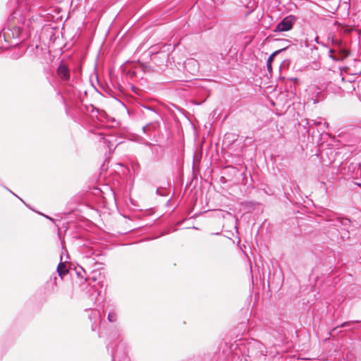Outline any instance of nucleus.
<instances>
[{"instance_id":"obj_26","label":"nucleus","mask_w":361,"mask_h":361,"mask_svg":"<svg viewBox=\"0 0 361 361\" xmlns=\"http://www.w3.org/2000/svg\"><path fill=\"white\" fill-rule=\"evenodd\" d=\"M147 145H152V144L150 142H147Z\"/></svg>"},{"instance_id":"obj_18","label":"nucleus","mask_w":361,"mask_h":361,"mask_svg":"<svg viewBox=\"0 0 361 361\" xmlns=\"http://www.w3.org/2000/svg\"><path fill=\"white\" fill-rule=\"evenodd\" d=\"M142 106L146 109H148L149 111H154V109L151 107V106H145V105H142Z\"/></svg>"},{"instance_id":"obj_27","label":"nucleus","mask_w":361,"mask_h":361,"mask_svg":"<svg viewBox=\"0 0 361 361\" xmlns=\"http://www.w3.org/2000/svg\"><path fill=\"white\" fill-rule=\"evenodd\" d=\"M20 200L23 202V204H25V202H24L22 199L20 198Z\"/></svg>"},{"instance_id":"obj_2","label":"nucleus","mask_w":361,"mask_h":361,"mask_svg":"<svg viewBox=\"0 0 361 361\" xmlns=\"http://www.w3.org/2000/svg\"><path fill=\"white\" fill-rule=\"evenodd\" d=\"M16 14V12H14L10 16L6 26L0 33V40L3 37L10 46H16L20 42L25 41L30 37L28 31L25 28V20L17 18Z\"/></svg>"},{"instance_id":"obj_19","label":"nucleus","mask_w":361,"mask_h":361,"mask_svg":"<svg viewBox=\"0 0 361 361\" xmlns=\"http://www.w3.org/2000/svg\"><path fill=\"white\" fill-rule=\"evenodd\" d=\"M350 322H343L342 324H341L339 326V327H345V326H347Z\"/></svg>"},{"instance_id":"obj_14","label":"nucleus","mask_w":361,"mask_h":361,"mask_svg":"<svg viewBox=\"0 0 361 361\" xmlns=\"http://www.w3.org/2000/svg\"><path fill=\"white\" fill-rule=\"evenodd\" d=\"M107 319L110 323H114L117 320V314L114 312H109Z\"/></svg>"},{"instance_id":"obj_10","label":"nucleus","mask_w":361,"mask_h":361,"mask_svg":"<svg viewBox=\"0 0 361 361\" xmlns=\"http://www.w3.org/2000/svg\"><path fill=\"white\" fill-rule=\"evenodd\" d=\"M57 276L53 274L50 277V280L47 282V286H51V293H55L57 292Z\"/></svg>"},{"instance_id":"obj_8","label":"nucleus","mask_w":361,"mask_h":361,"mask_svg":"<svg viewBox=\"0 0 361 361\" xmlns=\"http://www.w3.org/2000/svg\"><path fill=\"white\" fill-rule=\"evenodd\" d=\"M86 110L90 113L92 117H97L98 116H103L106 114L104 110H101L92 104L89 107L86 106Z\"/></svg>"},{"instance_id":"obj_23","label":"nucleus","mask_w":361,"mask_h":361,"mask_svg":"<svg viewBox=\"0 0 361 361\" xmlns=\"http://www.w3.org/2000/svg\"><path fill=\"white\" fill-rule=\"evenodd\" d=\"M318 39H319V37H318V36H317V37H315V41H316L317 43H318Z\"/></svg>"},{"instance_id":"obj_22","label":"nucleus","mask_w":361,"mask_h":361,"mask_svg":"<svg viewBox=\"0 0 361 361\" xmlns=\"http://www.w3.org/2000/svg\"><path fill=\"white\" fill-rule=\"evenodd\" d=\"M6 189H7L10 192H11V193H12V195H13L14 196H16V197H17L18 198H19V199H20V197H19L18 195H16L14 192H13L11 190H10L9 189H8L7 188H6Z\"/></svg>"},{"instance_id":"obj_12","label":"nucleus","mask_w":361,"mask_h":361,"mask_svg":"<svg viewBox=\"0 0 361 361\" xmlns=\"http://www.w3.org/2000/svg\"><path fill=\"white\" fill-rule=\"evenodd\" d=\"M25 51L18 50L17 51H14L11 55V59L13 60H18L21 58L25 54Z\"/></svg>"},{"instance_id":"obj_13","label":"nucleus","mask_w":361,"mask_h":361,"mask_svg":"<svg viewBox=\"0 0 361 361\" xmlns=\"http://www.w3.org/2000/svg\"><path fill=\"white\" fill-rule=\"evenodd\" d=\"M156 193L162 197H166L169 195V192L166 188H157L156 190Z\"/></svg>"},{"instance_id":"obj_9","label":"nucleus","mask_w":361,"mask_h":361,"mask_svg":"<svg viewBox=\"0 0 361 361\" xmlns=\"http://www.w3.org/2000/svg\"><path fill=\"white\" fill-rule=\"evenodd\" d=\"M56 272L58 274V276L61 278L62 280L63 277L68 274L69 271L66 267V264L65 263L60 262L56 268Z\"/></svg>"},{"instance_id":"obj_21","label":"nucleus","mask_w":361,"mask_h":361,"mask_svg":"<svg viewBox=\"0 0 361 361\" xmlns=\"http://www.w3.org/2000/svg\"><path fill=\"white\" fill-rule=\"evenodd\" d=\"M147 129H148V125L145 126H143V127H142V130H143V132H144V133H147Z\"/></svg>"},{"instance_id":"obj_7","label":"nucleus","mask_w":361,"mask_h":361,"mask_svg":"<svg viewBox=\"0 0 361 361\" xmlns=\"http://www.w3.org/2000/svg\"><path fill=\"white\" fill-rule=\"evenodd\" d=\"M75 274L78 277L85 279V281H88L90 279H92V281H96V272L94 271H92V276H87L86 270L82 267H78V268L75 269Z\"/></svg>"},{"instance_id":"obj_11","label":"nucleus","mask_w":361,"mask_h":361,"mask_svg":"<svg viewBox=\"0 0 361 361\" xmlns=\"http://www.w3.org/2000/svg\"><path fill=\"white\" fill-rule=\"evenodd\" d=\"M283 50V49H280V50H277V51H274L268 58L267 61V70L269 73L271 72V71H272L271 62L273 61L274 56L276 55H277L279 52L282 51Z\"/></svg>"},{"instance_id":"obj_25","label":"nucleus","mask_w":361,"mask_h":361,"mask_svg":"<svg viewBox=\"0 0 361 361\" xmlns=\"http://www.w3.org/2000/svg\"><path fill=\"white\" fill-rule=\"evenodd\" d=\"M192 228H194V229H200L199 228L195 227V226H192Z\"/></svg>"},{"instance_id":"obj_24","label":"nucleus","mask_w":361,"mask_h":361,"mask_svg":"<svg viewBox=\"0 0 361 361\" xmlns=\"http://www.w3.org/2000/svg\"><path fill=\"white\" fill-rule=\"evenodd\" d=\"M200 146H201V148H202V146H203V140L201 141Z\"/></svg>"},{"instance_id":"obj_4","label":"nucleus","mask_w":361,"mask_h":361,"mask_svg":"<svg viewBox=\"0 0 361 361\" xmlns=\"http://www.w3.org/2000/svg\"><path fill=\"white\" fill-rule=\"evenodd\" d=\"M296 18L294 16H288L284 18L275 27L274 32H286L292 29Z\"/></svg>"},{"instance_id":"obj_1","label":"nucleus","mask_w":361,"mask_h":361,"mask_svg":"<svg viewBox=\"0 0 361 361\" xmlns=\"http://www.w3.org/2000/svg\"><path fill=\"white\" fill-rule=\"evenodd\" d=\"M88 317L92 323V330L94 331L98 327L99 336H107L109 342L106 344V348L111 355V361H130L128 356L126 344L121 340L119 341V330L116 326L105 329L101 320V312L99 310H91Z\"/></svg>"},{"instance_id":"obj_17","label":"nucleus","mask_w":361,"mask_h":361,"mask_svg":"<svg viewBox=\"0 0 361 361\" xmlns=\"http://www.w3.org/2000/svg\"><path fill=\"white\" fill-rule=\"evenodd\" d=\"M39 49L42 50V49L39 47V45H36L34 48H32V51H36V54L38 52Z\"/></svg>"},{"instance_id":"obj_28","label":"nucleus","mask_w":361,"mask_h":361,"mask_svg":"<svg viewBox=\"0 0 361 361\" xmlns=\"http://www.w3.org/2000/svg\"><path fill=\"white\" fill-rule=\"evenodd\" d=\"M358 185L361 187V184H358Z\"/></svg>"},{"instance_id":"obj_3","label":"nucleus","mask_w":361,"mask_h":361,"mask_svg":"<svg viewBox=\"0 0 361 361\" xmlns=\"http://www.w3.org/2000/svg\"><path fill=\"white\" fill-rule=\"evenodd\" d=\"M202 154L200 155V158L198 156L195 154H193V161H192V174L190 181V185H192L194 188H195L197 185L198 183V176H200V179L202 178L201 174L200 173V169L198 165L200 163V159H201Z\"/></svg>"},{"instance_id":"obj_15","label":"nucleus","mask_w":361,"mask_h":361,"mask_svg":"<svg viewBox=\"0 0 361 361\" xmlns=\"http://www.w3.org/2000/svg\"><path fill=\"white\" fill-rule=\"evenodd\" d=\"M188 361H202V356L201 353H199L197 355H193L188 358Z\"/></svg>"},{"instance_id":"obj_5","label":"nucleus","mask_w":361,"mask_h":361,"mask_svg":"<svg viewBox=\"0 0 361 361\" xmlns=\"http://www.w3.org/2000/svg\"><path fill=\"white\" fill-rule=\"evenodd\" d=\"M57 75L60 79L65 83L70 81L71 79V71L68 66L61 61L56 69Z\"/></svg>"},{"instance_id":"obj_20","label":"nucleus","mask_w":361,"mask_h":361,"mask_svg":"<svg viewBox=\"0 0 361 361\" xmlns=\"http://www.w3.org/2000/svg\"><path fill=\"white\" fill-rule=\"evenodd\" d=\"M41 214L43 215L46 219H49L50 221H51L53 222L54 221V219L53 218H51V217H50V216H49L47 215L43 214Z\"/></svg>"},{"instance_id":"obj_6","label":"nucleus","mask_w":361,"mask_h":361,"mask_svg":"<svg viewBox=\"0 0 361 361\" xmlns=\"http://www.w3.org/2000/svg\"><path fill=\"white\" fill-rule=\"evenodd\" d=\"M99 136H100V140L103 141L104 144H105L107 146V147L110 152L115 149L117 145L115 144L116 140L114 135H105L103 133H100Z\"/></svg>"},{"instance_id":"obj_16","label":"nucleus","mask_w":361,"mask_h":361,"mask_svg":"<svg viewBox=\"0 0 361 361\" xmlns=\"http://www.w3.org/2000/svg\"><path fill=\"white\" fill-rule=\"evenodd\" d=\"M128 75L130 76V78H133L136 75V73L135 71H129Z\"/></svg>"}]
</instances>
